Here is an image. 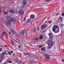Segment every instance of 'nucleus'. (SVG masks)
Listing matches in <instances>:
<instances>
[{
	"label": "nucleus",
	"mask_w": 64,
	"mask_h": 64,
	"mask_svg": "<svg viewBox=\"0 0 64 64\" xmlns=\"http://www.w3.org/2000/svg\"><path fill=\"white\" fill-rule=\"evenodd\" d=\"M34 32H36V29H35L33 30Z\"/></svg>",
	"instance_id": "2f4dec72"
},
{
	"label": "nucleus",
	"mask_w": 64,
	"mask_h": 64,
	"mask_svg": "<svg viewBox=\"0 0 64 64\" xmlns=\"http://www.w3.org/2000/svg\"><path fill=\"white\" fill-rule=\"evenodd\" d=\"M10 52L11 53H13V52L12 50H11Z\"/></svg>",
	"instance_id": "a19ab883"
},
{
	"label": "nucleus",
	"mask_w": 64,
	"mask_h": 64,
	"mask_svg": "<svg viewBox=\"0 0 64 64\" xmlns=\"http://www.w3.org/2000/svg\"><path fill=\"white\" fill-rule=\"evenodd\" d=\"M62 62H64V60H63V59L62 60Z\"/></svg>",
	"instance_id": "79ce46f5"
},
{
	"label": "nucleus",
	"mask_w": 64,
	"mask_h": 64,
	"mask_svg": "<svg viewBox=\"0 0 64 64\" xmlns=\"http://www.w3.org/2000/svg\"><path fill=\"white\" fill-rule=\"evenodd\" d=\"M8 55V54H7V52H3L2 55V58H3V57H4V55Z\"/></svg>",
	"instance_id": "39448f33"
},
{
	"label": "nucleus",
	"mask_w": 64,
	"mask_h": 64,
	"mask_svg": "<svg viewBox=\"0 0 64 64\" xmlns=\"http://www.w3.org/2000/svg\"><path fill=\"white\" fill-rule=\"evenodd\" d=\"M51 23H52V21H49L48 22V23H49V24H51Z\"/></svg>",
	"instance_id": "7c9ffc66"
},
{
	"label": "nucleus",
	"mask_w": 64,
	"mask_h": 64,
	"mask_svg": "<svg viewBox=\"0 0 64 64\" xmlns=\"http://www.w3.org/2000/svg\"><path fill=\"white\" fill-rule=\"evenodd\" d=\"M4 14H5V15H7V14H8V13L6 12H4Z\"/></svg>",
	"instance_id": "b1692460"
},
{
	"label": "nucleus",
	"mask_w": 64,
	"mask_h": 64,
	"mask_svg": "<svg viewBox=\"0 0 64 64\" xmlns=\"http://www.w3.org/2000/svg\"><path fill=\"white\" fill-rule=\"evenodd\" d=\"M18 47L19 48H21V46L19 45H18Z\"/></svg>",
	"instance_id": "473e14b6"
},
{
	"label": "nucleus",
	"mask_w": 64,
	"mask_h": 64,
	"mask_svg": "<svg viewBox=\"0 0 64 64\" xmlns=\"http://www.w3.org/2000/svg\"><path fill=\"white\" fill-rule=\"evenodd\" d=\"M52 30L56 33H58L59 32V28L57 25H55L53 26Z\"/></svg>",
	"instance_id": "f257e3e1"
},
{
	"label": "nucleus",
	"mask_w": 64,
	"mask_h": 64,
	"mask_svg": "<svg viewBox=\"0 0 64 64\" xmlns=\"http://www.w3.org/2000/svg\"><path fill=\"white\" fill-rule=\"evenodd\" d=\"M48 42H49V41H48Z\"/></svg>",
	"instance_id": "603ef678"
},
{
	"label": "nucleus",
	"mask_w": 64,
	"mask_h": 64,
	"mask_svg": "<svg viewBox=\"0 0 64 64\" xmlns=\"http://www.w3.org/2000/svg\"><path fill=\"white\" fill-rule=\"evenodd\" d=\"M34 40H36V41H38L39 40V38L38 37H36L34 38Z\"/></svg>",
	"instance_id": "aec40b11"
},
{
	"label": "nucleus",
	"mask_w": 64,
	"mask_h": 64,
	"mask_svg": "<svg viewBox=\"0 0 64 64\" xmlns=\"http://www.w3.org/2000/svg\"><path fill=\"white\" fill-rule=\"evenodd\" d=\"M39 28H40V27H38V28L37 29V30L38 31V30H39Z\"/></svg>",
	"instance_id": "f704fd0d"
},
{
	"label": "nucleus",
	"mask_w": 64,
	"mask_h": 64,
	"mask_svg": "<svg viewBox=\"0 0 64 64\" xmlns=\"http://www.w3.org/2000/svg\"><path fill=\"white\" fill-rule=\"evenodd\" d=\"M11 42L12 46H14V42L13 41V40H11Z\"/></svg>",
	"instance_id": "a211bd4d"
},
{
	"label": "nucleus",
	"mask_w": 64,
	"mask_h": 64,
	"mask_svg": "<svg viewBox=\"0 0 64 64\" xmlns=\"http://www.w3.org/2000/svg\"><path fill=\"white\" fill-rule=\"evenodd\" d=\"M28 22H30V20H29V19H28Z\"/></svg>",
	"instance_id": "4c0bfd02"
},
{
	"label": "nucleus",
	"mask_w": 64,
	"mask_h": 64,
	"mask_svg": "<svg viewBox=\"0 0 64 64\" xmlns=\"http://www.w3.org/2000/svg\"><path fill=\"white\" fill-rule=\"evenodd\" d=\"M15 21V18H12L8 20V22L10 23H11L12 22H14Z\"/></svg>",
	"instance_id": "f03ea898"
},
{
	"label": "nucleus",
	"mask_w": 64,
	"mask_h": 64,
	"mask_svg": "<svg viewBox=\"0 0 64 64\" xmlns=\"http://www.w3.org/2000/svg\"><path fill=\"white\" fill-rule=\"evenodd\" d=\"M48 34L50 38V40H52V38H53V34H52L51 33H50Z\"/></svg>",
	"instance_id": "0eeeda50"
},
{
	"label": "nucleus",
	"mask_w": 64,
	"mask_h": 64,
	"mask_svg": "<svg viewBox=\"0 0 64 64\" xmlns=\"http://www.w3.org/2000/svg\"><path fill=\"white\" fill-rule=\"evenodd\" d=\"M38 22H39V21H38V22H37L36 23V24H38Z\"/></svg>",
	"instance_id": "c03bdc74"
},
{
	"label": "nucleus",
	"mask_w": 64,
	"mask_h": 64,
	"mask_svg": "<svg viewBox=\"0 0 64 64\" xmlns=\"http://www.w3.org/2000/svg\"><path fill=\"white\" fill-rule=\"evenodd\" d=\"M14 55H15L14 54H13V56H14Z\"/></svg>",
	"instance_id": "09e8293b"
},
{
	"label": "nucleus",
	"mask_w": 64,
	"mask_h": 64,
	"mask_svg": "<svg viewBox=\"0 0 64 64\" xmlns=\"http://www.w3.org/2000/svg\"><path fill=\"white\" fill-rule=\"evenodd\" d=\"M58 14H56V16H58Z\"/></svg>",
	"instance_id": "49530a36"
},
{
	"label": "nucleus",
	"mask_w": 64,
	"mask_h": 64,
	"mask_svg": "<svg viewBox=\"0 0 64 64\" xmlns=\"http://www.w3.org/2000/svg\"><path fill=\"white\" fill-rule=\"evenodd\" d=\"M18 42H20V40H18Z\"/></svg>",
	"instance_id": "de8ad7c7"
},
{
	"label": "nucleus",
	"mask_w": 64,
	"mask_h": 64,
	"mask_svg": "<svg viewBox=\"0 0 64 64\" xmlns=\"http://www.w3.org/2000/svg\"><path fill=\"white\" fill-rule=\"evenodd\" d=\"M61 50L62 51V52H64V50L62 49Z\"/></svg>",
	"instance_id": "e433bc0d"
},
{
	"label": "nucleus",
	"mask_w": 64,
	"mask_h": 64,
	"mask_svg": "<svg viewBox=\"0 0 64 64\" xmlns=\"http://www.w3.org/2000/svg\"><path fill=\"white\" fill-rule=\"evenodd\" d=\"M5 47H6L7 46H5Z\"/></svg>",
	"instance_id": "5fc2aeb1"
},
{
	"label": "nucleus",
	"mask_w": 64,
	"mask_h": 64,
	"mask_svg": "<svg viewBox=\"0 0 64 64\" xmlns=\"http://www.w3.org/2000/svg\"><path fill=\"white\" fill-rule=\"evenodd\" d=\"M60 26H61L62 27H63V26H64V24H60Z\"/></svg>",
	"instance_id": "cd10ccee"
},
{
	"label": "nucleus",
	"mask_w": 64,
	"mask_h": 64,
	"mask_svg": "<svg viewBox=\"0 0 64 64\" xmlns=\"http://www.w3.org/2000/svg\"><path fill=\"white\" fill-rule=\"evenodd\" d=\"M26 4H27V1L26 0H24L23 1V5H26Z\"/></svg>",
	"instance_id": "1a4fd4ad"
},
{
	"label": "nucleus",
	"mask_w": 64,
	"mask_h": 64,
	"mask_svg": "<svg viewBox=\"0 0 64 64\" xmlns=\"http://www.w3.org/2000/svg\"><path fill=\"white\" fill-rule=\"evenodd\" d=\"M41 51H45V48L44 47H43L41 48Z\"/></svg>",
	"instance_id": "dca6fc26"
},
{
	"label": "nucleus",
	"mask_w": 64,
	"mask_h": 64,
	"mask_svg": "<svg viewBox=\"0 0 64 64\" xmlns=\"http://www.w3.org/2000/svg\"><path fill=\"white\" fill-rule=\"evenodd\" d=\"M11 18V17L9 16H7L6 17V19L7 20H9L10 19V18Z\"/></svg>",
	"instance_id": "412c9836"
},
{
	"label": "nucleus",
	"mask_w": 64,
	"mask_h": 64,
	"mask_svg": "<svg viewBox=\"0 0 64 64\" xmlns=\"http://www.w3.org/2000/svg\"><path fill=\"white\" fill-rule=\"evenodd\" d=\"M26 6V5L23 4H22V6L21 7V8L22 9H23V8H24Z\"/></svg>",
	"instance_id": "f3484780"
},
{
	"label": "nucleus",
	"mask_w": 64,
	"mask_h": 64,
	"mask_svg": "<svg viewBox=\"0 0 64 64\" xmlns=\"http://www.w3.org/2000/svg\"><path fill=\"white\" fill-rule=\"evenodd\" d=\"M51 48V46H49L48 48V49H49V48Z\"/></svg>",
	"instance_id": "a18cd8bd"
},
{
	"label": "nucleus",
	"mask_w": 64,
	"mask_h": 64,
	"mask_svg": "<svg viewBox=\"0 0 64 64\" xmlns=\"http://www.w3.org/2000/svg\"><path fill=\"white\" fill-rule=\"evenodd\" d=\"M43 36L42 35H41L38 38L40 40H42L43 39Z\"/></svg>",
	"instance_id": "4468645a"
},
{
	"label": "nucleus",
	"mask_w": 64,
	"mask_h": 64,
	"mask_svg": "<svg viewBox=\"0 0 64 64\" xmlns=\"http://www.w3.org/2000/svg\"><path fill=\"white\" fill-rule=\"evenodd\" d=\"M18 13L19 15H22L24 14V13L23 12V10H20L18 12Z\"/></svg>",
	"instance_id": "20e7f679"
},
{
	"label": "nucleus",
	"mask_w": 64,
	"mask_h": 64,
	"mask_svg": "<svg viewBox=\"0 0 64 64\" xmlns=\"http://www.w3.org/2000/svg\"><path fill=\"white\" fill-rule=\"evenodd\" d=\"M24 55H28V56H30L31 55V54H28V53H26L25 52H24L23 53Z\"/></svg>",
	"instance_id": "2eb2a0df"
},
{
	"label": "nucleus",
	"mask_w": 64,
	"mask_h": 64,
	"mask_svg": "<svg viewBox=\"0 0 64 64\" xmlns=\"http://www.w3.org/2000/svg\"><path fill=\"white\" fill-rule=\"evenodd\" d=\"M0 12H1V10L0 9Z\"/></svg>",
	"instance_id": "3c124183"
},
{
	"label": "nucleus",
	"mask_w": 64,
	"mask_h": 64,
	"mask_svg": "<svg viewBox=\"0 0 64 64\" xmlns=\"http://www.w3.org/2000/svg\"><path fill=\"white\" fill-rule=\"evenodd\" d=\"M10 31L12 33V34H16V32H15L14 30L11 29L10 30Z\"/></svg>",
	"instance_id": "9b49d317"
},
{
	"label": "nucleus",
	"mask_w": 64,
	"mask_h": 64,
	"mask_svg": "<svg viewBox=\"0 0 64 64\" xmlns=\"http://www.w3.org/2000/svg\"><path fill=\"white\" fill-rule=\"evenodd\" d=\"M30 17L32 19H34L35 18V16H31Z\"/></svg>",
	"instance_id": "6ab92c4d"
},
{
	"label": "nucleus",
	"mask_w": 64,
	"mask_h": 64,
	"mask_svg": "<svg viewBox=\"0 0 64 64\" xmlns=\"http://www.w3.org/2000/svg\"><path fill=\"white\" fill-rule=\"evenodd\" d=\"M2 58H0V63H2Z\"/></svg>",
	"instance_id": "5701e85b"
},
{
	"label": "nucleus",
	"mask_w": 64,
	"mask_h": 64,
	"mask_svg": "<svg viewBox=\"0 0 64 64\" xmlns=\"http://www.w3.org/2000/svg\"><path fill=\"white\" fill-rule=\"evenodd\" d=\"M46 2H48L49 1V0H46Z\"/></svg>",
	"instance_id": "58836bf2"
},
{
	"label": "nucleus",
	"mask_w": 64,
	"mask_h": 64,
	"mask_svg": "<svg viewBox=\"0 0 64 64\" xmlns=\"http://www.w3.org/2000/svg\"><path fill=\"white\" fill-rule=\"evenodd\" d=\"M5 34V32H3L2 35V37H3V35H4V34Z\"/></svg>",
	"instance_id": "bb28decb"
},
{
	"label": "nucleus",
	"mask_w": 64,
	"mask_h": 64,
	"mask_svg": "<svg viewBox=\"0 0 64 64\" xmlns=\"http://www.w3.org/2000/svg\"><path fill=\"white\" fill-rule=\"evenodd\" d=\"M49 55H46L45 56V58L47 60H49L50 59Z\"/></svg>",
	"instance_id": "9d476101"
},
{
	"label": "nucleus",
	"mask_w": 64,
	"mask_h": 64,
	"mask_svg": "<svg viewBox=\"0 0 64 64\" xmlns=\"http://www.w3.org/2000/svg\"><path fill=\"white\" fill-rule=\"evenodd\" d=\"M54 42H50L48 43V45L49 46H52L53 45V44H54Z\"/></svg>",
	"instance_id": "423d86ee"
},
{
	"label": "nucleus",
	"mask_w": 64,
	"mask_h": 64,
	"mask_svg": "<svg viewBox=\"0 0 64 64\" xmlns=\"http://www.w3.org/2000/svg\"><path fill=\"white\" fill-rule=\"evenodd\" d=\"M26 17H25L24 18V19L23 21H25V20H26Z\"/></svg>",
	"instance_id": "c85d7f7f"
},
{
	"label": "nucleus",
	"mask_w": 64,
	"mask_h": 64,
	"mask_svg": "<svg viewBox=\"0 0 64 64\" xmlns=\"http://www.w3.org/2000/svg\"><path fill=\"white\" fill-rule=\"evenodd\" d=\"M47 22L46 21L45 22V23H46Z\"/></svg>",
	"instance_id": "8fccbe9b"
},
{
	"label": "nucleus",
	"mask_w": 64,
	"mask_h": 64,
	"mask_svg": "<svg viewBox=\"0 0 64 64\" xmlns=\"http://www.w3.org/2000/svg\"><path fill=\"white\" fill-rule=\"evenodd\" d=\"M16 62L17 63H18H18H19V62H20V60L18 59L16 60Z\"/></svg>",
	"instance_id": "4be33fe9"
},
{
	"label": "nucleus",
	"mask_w": 64,
	"mask_h": 64,
	"mask_svg": "<svg viewBox=\"0 0 64 64\" xmlns=\"http://www.w3.org/2000/svg\"><path fill=\"white\" fill-rule=\"evenodd\" d=\"M25 32H26L25 30H22L20 32V34L21 35H24Z\"/></svg>",
	"instance_id": "6e6552de"
},
{
	"label": "nucleus",
	"mask_w": 64,
	"mask_h": 64,
	"mask_svg": "<svg viewBox=\"0 0 64 64\" xmlns=\"http://www.w3.org/2000/svg\"><path fill=\"white\" fill-rule=\"evenodd\" d=\"M5 46H6V45H5Z\"/></svg>",
	"instance_id": "6e6d98bb"
},
{
	"label": "nucleus",
	"mask_w": 64,
	"mask_h": 64,
	"mask_svg": "<svg viewBox=\"0 0 64 64\" xmlns=\"http://www.w3.org/2000/svg\"><path fill=\"white\" fill-rule=\"evenodd\" d=\"M44 46V45L39 46H38V47H39V48H41V47H43V46Z\"/></svg>",
	"instance_id": "393cba45"
},
{
	"label": "nucleus",
	"mask_w": 64,
	"mask_h": 64,
	"mask_svg": "<svg viewBox=\"0 0 64 64\" xmlns=\"http://www.w3.org/2000/svg\"><path fill=\"white\" fill-rule=\"evenodd\" d=\"M29 63L30 64H32V61L30 60L29 61Z\"/></svg>",
	"instance_id": "a878e982"
},
{
	"label": "nucleus",
	"mask_w": 64,
	"mask_h": 64,
	"mask_svg": "<svg viewBox=\"0 0 64 64\" xmlns=\"http://www.w3.org/2000/svg\"><path fill=\"white\" fill-rule=\"evenodd\" d=\"M6 24L7 27H8V26H11V23H9L8 22H7Z\"/></svg>",
	"instance_id": "ddd939ff"
},
{
	"label": "nucleus",
	"mask_w": 64,
	"mask_h": 64,
	"mask_svg": "<svg viewBox=\"0 0 64 64\" xmlns=\"http://www.w3.org/2000/svg\"><path fill=\"white\" fill-rule=\"evenodd\" d=\"M56 1H57L58 0H56Z\"/></svg>",
	"instance_id": "864d4df0"
},
{
	"label": "nucleus",
	"mask_w": 64,
	"mask_h": 64,
	"mask_svg": "<svg viewBox=\"0 0 64 64\" xmlns=\"http://www.w3.org/2000/svg\"><path fill=\"white\" fill-rule=\"evenodd\" d=\"M10 12V13H12L13 14H15V12H14L13 10H10L9 11Z\"/></svg>",
	"instance_id": "f8f14e48"
},
{
	"label": "nucleus",
	"mask_w": 64,
	"mask_h": 64,
	"mask_svg": "<svg viewBox=\"0 0 64 64\" xmlns=\"http://www.w3.org/2000/svg\"><path fill=\"white\" fill-rule=\"evenodd\" d=\"M9 35H11V32H10L9 33Z\"/></svg>",
	"instance_id": "37998d69"
},
{
	"label": "nucleus",
	"mask_w": 64,
	"mask_h": 64,
	"mask_svg": "<svg viewBox=\"0 0 64 64\" xmlns=\"http://www.w3.org/2000/svg\"><path fill=\"white\" fill-rule=\"evenodd\" d=\"M9 63H12V62L11 61H9L8 62Z\"/></svg>",
	"instance_id": "72a5a7b5"
},
{
	"label": "nucleus",
	"mask_w": 64,
	"mask_h": 64,
	"mask_svg": "<svg viewBox=\"0 0 64 64\" xmlns=\"http://www.w3.org/2000/svg\"><path fill=\"white\" fill-rule=\"evenodd\" d=\"M2 51V49L1 48H0V52H1Z\"/></svg>",
	"instance_id": "c9c22d12"
},
{
	"label": "nucleus",
	"mask_w": 64,
	"mask_h": 64,
	"mask_svg": "<svg viewBox=\"0 0 64 64\" xmlns=\"http://www.w3.org/2000/svg\"><path fill=\"white\" fill-rule=\"evenodd\" d=\"M8 52V54H9V55H11V53L10 52L9 53V52Z\"/></svg>",
	"instance_id": "c756f323"
},
{
	"label": "nucleus",
	"mask_w": 64,
	"mask_h": 64,
	"mask_svg": "<svg viewBox=\"0 0 64 64\" xmlns=\"http://www.w3.org/2000/svg\"><path fill=\"white\" fill-rule=\"evenodd\" d=\"M47 26V24H44L41 27V29L42 30H45Z\"/></svg>",
	"instance_id": "7ed1b4c3"
},
{
	"label": "nucleus",
	"mask_w": 64,
	"mask_h": 64,
	"mask_svg": "<svg viewBox=\"0 0 64 64\" xmlns=\"http://www.w3.org/2000/svg\"><path fill=\"white\" fill-rule=\"evenodd\" d=\"M62 18L61 17L60 18V20L62 21Z\"/></svg>",
	"instance_id": "ea45409f"
}]
</instances>
